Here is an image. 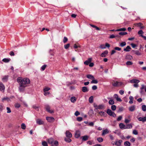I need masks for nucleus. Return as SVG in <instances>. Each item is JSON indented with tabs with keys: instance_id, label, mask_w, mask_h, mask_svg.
Segmentation results:
<instances>
[{
	"instance_id": "1",
	"label": "nucleus",
	"mask_w": 146,
	"mask_h": 146,
	"mask_svg": "<svg viewBox=\"0 0 146 146\" xmlns=\"http://www.w3.org/2000/svg\"><path fill=\"white\" fill-rule=\"evenodd\" d=\"M17 81L18 83H20L26 87H27V85L30 84V81L28 78H23L21 77L17 78Z\"/></svg>"
},
{
	"instance_id": "2",
	"label": "nucleus",
	"mask_w": 146,
	"mask_h": 146,
	"mask_svg": "<svg viewBox=\"0 0 146 146\" xmlns=\"http://www.w3.org/2000/svg\"><path fill=\"white\" fill-rule=\"evenodd\" d=\"M107 113L110 116L113 117H115L116 116L115 113L112 111L110 109H108L107 111Z\"/></svg>"
},
{
	"instance_id": "3",
	"label": "nucleus",
	"mask_w": 146,
	"mask_h": 146,
	"mask_svg": "<svg viewBox=\"0 0 146 146\" xmlns=\"http://www.w3.org/2000/svg\"><path fill=\"white\" fill-rule=\"evenodd\" d=\"M19 83V91L20 92H23L25 90V88L26 87L20 83Z\"/></svg>"
},
{
	"instance_id": "4",
	"label": "nucleus",
	"mask_w": 146,
	"mask_h": 146,
	"mask_svg": "<svg viewBox=\"0 0 146 146\" xmlns=\"http://www.w3.org/2000/svg\"><path fill=\"white\" fill-rule=\"evenodd\" d=\"M45 108L46 110L48 112L50 113H54V111L52 110H50V107L48 105H46L45 106Z\"/></svg>"
},
{
	"instance_id": "5",
	"label": "nucleus",
	"mask_w": 146,
	"mask_h": 146,
	"mask_svg": "<svg viewBox=\"0 0 146 146\" xmlns=\"http://www.w3.org/2000/svg\"><path fill=\"white\" fill-rule=\"evenodd\" d=\"M46 119L50 122H53L54 121V118L52 117H46Z\"/></svg>"
},
{
	"instance_id": "6",
	"label": "nucleus",
	"mask_w": 146,
	"mask_h": 146,
	"mask_svg": "<svg viewBox=\"0 0 146 146\" xmlns=\"http://www.w3.org/2000/svg\"><path fill=\"white\" fill-rule=\"evenodd\" d=\"M66 135L67 137L71 138L72 136L71 133L68 131H67L66 132Z\"/></svg>"
},
{
	"instance_id": "7",
	"label": "nucleus",
	"mask_w": 146,
	"mask_h": 146,
	"mask_svg": "<svg viewBox=\"0 0 146 146\" xmlns=\"http://www.w3.org/2000/svg\"><path fill=\"white\" fill-rule=\"evenodd\" d=\"M136 107L135 105L129 107V110L130 111H133L135 110Z\"/></svg>"
},
{
	"instance_id": "8",
	"label": "nucleus",
	"mask_w": 146,
	"mask_h": 146,
	"mask_svg": "<svg viewBox=\"0 0 146 146\" xmlns=\"http://www.w3.org/2000/svg\"><path fill=\"white\" fill-rule=\"evenodd\" d=\"M123 141L121 140H119L118 141H116L115 143V145L117 146H120Z\"/></svg>"
},
{
	"instance_id": "9",
	"label": "nucleus",
	"mask_w": 146,
	"mask_h": 146,
	"mask_svg": "<svg viewBox=\"0 0 146 146\" xmlns=\"http://www.w3.org/2000/svg\"><path fill=\"white\" fill-rule=\"evenodd\" d=\"M5 87L4 85L2 82H0V90L2 92L4 91Z\"/></svg>"
},
{
	"instance_id": "10",
	"label": "nucleus",
	"mask_w": 146,
	"mask_h": 146,
	"mask_svg": "<svg viewBox=\"0 0 146 146\" xmlns=\"http://www.w3.org/2000/svg\"><path fill=\"white\" fill-rule=\"evenodd\" d=\"M80 132L79 131H76L75 133V137L78 138L80 137Z\"/></svg>"
},
{
	"instance_id": "11",
	"label": "nucleus",
	"mask_w": 146,
	"mask_h": 146,
	"mask_svg": "<svg viewBox=\"0 0 146 146\" xmlns=\"http://www.w3.org/2000/svg\"><path fill=\"white\" fill-rule=\"evenodd\" d=\"M145 88V86L144 85H141V87L140 88V93L141 94H144V92L143 89Z\"/></svg>"
},
{
	"instance_id": "12",
	"label": "nucleus",
	"mask_w": 146,
	"mask_h": 146,
	"mask_svg": "<svg viewBox=\"0 0 146 146\" xmlns=\"http://www.w3.org/2000/svg\"><path fill=\"white\" fill-rule=\"evenodd\" d=\"M36 122L37 124L39 125H43L44 123L43 121L40 119H38L36 120Z\"/></svg>"
},
{
	"instance_id": "13",
	"label": "nucleus",
	"mask_w": 146,
	"mask_h": 146,
	"mask_svg": "<svg viewBox=\"0 0 146 146\" xmlns=\"http://www.w3.org/2000/svg\"><path fill=\"white\" fill-rule=\"evenodd\" d=\"M139 82V80L137 79H133L130 81V82L131 83H135L138 84Z\"/></svg>"
},
{
	"instance_id": "14",
	"label": "nucleus",
	"mask_w": 146,
	"mask_h": 146,
	"mask_svg": "<svg viewBox=\"0 0 146 146\" xmlns=\"http://www.w3.org/2000/svg\"><path fill=\"white\" fill-rule=\"evenodd\" d=\"M82 140L83 141H85L87 140L89 138V136L87 135H85L81 137Z\"/></svg>"
},
{
	"instance_id": "15",
	"label": "nucleus",
	"mask_w": 146,
	"mask_h": 146,
	"mask_svg": "<svg viewBox=\"0 0 146 146\" xmlns=\"http://www.w3.org/2000/svg\"><path fill=\"white\" fill-rule=\"evenodd\" d=\"M138 119L140 121L144 122L146 121V116L143 117H139L138 118Z\"/></svg>"
},
{
	"instance_id": "16",
	"label": "nucleus",
	"mask_w": 146,
	"mask_h": 146,
	"mask_svg": "<svg viewBox=\"0 0 146 146\" xmlns=\"http://www.w3.org/2000/svg\"><path fill=\"white\" fill-rule=\"evenodd\" d=\"M82 91L84 92H86L88 91L89 89L86 86H84L82 88Z\"/></svg>"
},
{
	"instance_id": "17",
	"label": "nucleus",
	"mask_w": 146,
	"mask_h": 146,
	"mask_svg": "<svg viewBox=\"0 0 146 146\" xmlns=\"http://www.w3.org/2000/svg\"><path fill=\"white\" fill-rule=\"evenodd\" d=\"M114 97L116 99L117 101L120 102L122 101V100L120 98H118V96L117 94H114Z\"/></svg>"
},
{
	"instance_id": "18",
	"label": "nucleus",
	"mask_w": 146,
	"mask_h": 146,
	"mask_svg": "<svg viewBox=\"0 0 146 146\" xmlns=\"http://www.w3.org/2000/svg\"><path fill=\"white\" fill-rule=\"evenodd\" d=\"M142 24L141 23H137L135 24V26L140 27L141 29H143L144 28V27L142 26Z\"/></svg>"
},
{
	"instance_id": "19",
	"label": "nucleus",
	"mask_w": 146,
	"mask_h": 146,
	"mask_svg": "<svg viewBox=\"0 0 146 146\" xmlns=\"http://www.w3.org/2000/svg\"><path fill=\"white\" fill-rule=\"evenodd\" d=\"M54 141V139L52 138H50L47 139V141L49 144H52V142Z\"/></svg>"
},
{
	"instance_id": "20",
	"label": "nucleus",
	"mask_w": 146,
	"mask_h": 146,
	"mask_svg": "<svg viewBox=\"0 0 146 146\" xmlns=\"http://www.w3.org/2000/svg\"><path fill=\"white\" fill-rule=\"evenodd\" d=\"M109 133V131L108 129H106L103 131L102 133V135H105Z\"/></svg>"
},
{
	"instance_id": "21",
	"label": "nucleus",
	"mask_w": 146,
	"mask_h": 146,
	"mask_svg": "<svg viewBox=\"0 0 146 146\" xmlns=\"http://www.w3.org/2000/svg\"><path fill=\"white\" fill-rule=\"evenodd\" d=\"M86 77L92 80L93 79H95L94 76L91 74L87 75Z\"/></svg>"
},
{
	"instance_id": "22",
	"label": "nucleus",
	"mask_w": 146,
	"mask_h": 146,
	"mask_svg": "<svg viewBox=\"0 0 146 146\" xmlns=\"http://www.w3.org/2000/svg\"><path fill=\"white\" fill-rule=\"evenodd\" d=\"M108 53V51L107 50H106L104 52L101 54V56L102 57L106 56V55Z\"/></svg>"
},
{
	"instance_id": "23",
	"label": "nucleus",
	"mask_w": 146,
	"mask_h": 146,
	"mask_svg": "<svg viewBox=\"0 0 146 146\" xmlns=\"http://www.w3.org/2000/svg\"><path fill=\"white\" fill-rule=\"evenodd\" d=\"M8 78V76H5L3 77L2 79V80L3 82H7V81Z\"/></svg>"
},
{
	"instance_id": "24",
	"label": "nucleus",
	"mask_w": 146,
	"mask_h": 146,
	"mask_svg": "<svg viewBox=\"0 0 146 146\" xmlns=\"http://www.w3.org/2000/svg\"><path fill=\"white\" fill-rule=\"evenodd\" d=\"M131 49V48L129 46H127L126 48H124L123 50L125 51L129 52L130 51Z\"/></svg>"
},
{
	"instance_id": "25",
	"label": "nucleus",
	"mask_w": 146,
	"mask_h": 146,
	"mask_svg": "<svg viewBox=\"0 0 146 146\" xmlns=\"http://www.w3.org/2000/svg\"><path fill=\"white\" fill-rule=\"evenodd\" d=\"M11 59L10 58H5L3 59L2 61L5 63H7L9 62Z\"/></svg>"
},
{
	"instance_id": "26",
	"label": "nucleus",
	"mask_w": 146,
	"mask_h": 146,
	"mask_svg": "<svg viewBox=\"0 0 146 146\" xmlns=\"http://www.w3.org/2000/svg\"><path fill=\"white\" fill-rule=\"evenodd\" d=\"M132 56L130 55H127L125 58V59L127 60H131L132 59Z\"/></svg>"
},
{
	"instance_id": "27",
	"label": "nucleus",
	"mask_w": 146,
	"mask_h": 146,
	"mask_svg": "<svg viewBox=\"0 0 146 146\" xmlns=\"http://www.w3.org/2000/svg\"><path fill=\"white\" fill-rule=\"evenodd\" d=\"M58 141H54L53 143L52 144V146H58Z\"/></svg>"
},
{
	"instance_id": "28",
	"label": "nucleus",
	"mask_w": 146,
	"mask_h": 146,
	"mask_svg": "<svg viewBox=\"0 0 146 146\" xmlns=\"http://www.w3.org/2000/svg\"><path fill=\"white\" fill-rule=\"evenodd\" d=\"M76 98L74 96L72 97L70 99L71 102L73 103L75 102L76 101Z\"/></svg>"
},
{
	"instance_id": "29",
	"label": "nucleus",
	"mask_w": 146,
	"mask_h": 146,
	"mask_svg": "<svg viewBox=\"0 0 146 146\" xmlns=\"http://www.w3.org/2000/svg\"><path fill=\"white\" fill-rule=\"evenodd\" d=\"M89 101L90 103H92L93 102V96H91L89 99Z\"/></svg>"
},
{
	"instance_id": "30",
	"label": "nucleus",
	"mask_w": 146,
	"mask_h": 146,
	"mask_svg": "<svg viewBox=\"0 0 146 146\" xmlns=\"http://www.w3.org/2000/svg\"><path fill=\"white\" fill-rule=\"evenodd\" d=\"M129 99L130 100V101L129 102V103L130 104H132L133 103V97L132 96H130L129 97Z\"/></svg>"
},
{
	"instance_id": "31",
	"label": "nucleus",
	"mask_w": 146,
	"mask_h": 146,
	"mask_svg": "<svg viewBox=\"0 0 146 146\" xmlns=\"http://www.w3.org/2000/svg\"><path fill=\"white\" fill-rule=\"evenodd\" d=\"M124 145L125 146H130L131 145V143L128 141H126L124 143Z\"/></svg>"
},
{
	"instance_id": "32",
	"label": "nucleus",
	"mask_w": 146,
	"mask_h": 146,
	"mask_svg": "<svg viewBox=\"0 0 146 146\" xmlns=\"http://www.w3.org/2000/svg\"><path fill=\"white\" fill-rule=\"evenodd\" d=\"M119 127L121 129H124L125 127V125L122 123H120L119 125Z\"/></svg>"
},
{
	"instance_id": "33",
	"label": "nucleus",
	"mask_w": 146,
	"mask_h": 146,
	"mask_svg": "<svg viewBox=\"0 0 146 146\" xmlns=\"http://www.w3.org/2000/svg\"><path fill=\"white\" fill-rule=\"evenodd\" d=\"M98 82V81L96 80H95L94 79H93L92 81L91 82V84H97Z\"/></svg>"
},
{
	"instance_id": "34",
	"label": "nucleus",
	"mask_w": 146,
	"mask_h": 146,
	"mask_svg": "<svg viewBox=\"0 0 146 146\" xmlns=\"http://www.w3.org/2000/svg\"><path fill=\"white\" fill-rule=\"evenodd\" d=\"M70 138H65L64 139L65 141L67 142L70 143L71 141V139H70Z\"/></svg>"
},
{
	"instance_id": "35",
	"label": "nucleus",
	"mask_w": 146,
	"mask_h": 146,
	"mask_svg": "<svg viewBox=\"0 0 146 146\" xmlns=\"http://www.w3.org/2000/svg\"><path fill=\"white\" fill-rule=\"evenodd\" d=\"M132 126L131 124H128L126 126H125L124 129L131 128H132Z\"/></svg>"
},
{
	"instance_id": "36",
	"label": "nucleus",
	"mask_w": 146,
	"mask_h": 146,
	"mask_svg": "<svg viewBox=\"0 0 146 146\" xmlns=\"http://www.w3.org/2000/svg\"><path fill=\"white\" fill-rule=\"evenodd\" d=\"M126 29L124 28H120L119 29H117L115 30L116 31H126Z\"/></svg>"
},
{
	"instance_id": "37",
	"label": "nucleus",
	"mask_w": 146,
	"mask_h": 146,
	"mask_svg": "<svg viewBox=\"0 0 146 146\" xmlns=\"http://www.w3.org/2000/svg\"><path fill=\"white\" fill-rule=\"evenodd\" d=\"M126 45V43L125 42H123L121 43L119 45V46L121 47H123Z\"/></svg>"
},
{
	"instance_id": "38",
	"label": "nucleus",
	"mask_w": 146,
	"mask_h": 146,
	"mask_svg": "<svg viewBox=\"0 0 146 146\" xmlns=\"http://www.w3.org/2000/svg\"><path fill=\"white\" fill-rule=\"evenodd\" d=\"M89 114L92 115L94 113V111L92 110H90L88 112Z\"/></svg>"
},
{
	"instance_id": "39",
	"label": "nucleus",
	"mask_w": 146,
	"mask_h": 146,
	"mask_svg": "<svg viewBox=\"0 0 146 146\" xmlns=\"http://www.w3.org/2000/svg\"><path fill=\"white\" fill-rule=\"evenodd\" d=\"M108 103L110 105H113L114 104V102L113 100H110Z\"/></svg>"
},
{
	"instance_id": "40",
	"label": "nucleus",
	"mask_w": 146,
	"mask_h": 146,
	"mask_svg": "<svg viewBox=\"0 0 146 146\" xmlns=\"http://www.w3.org/2000/svg\"><path fill=\"white\" fill-rule=\"evenodd\" d=\"M104 108V106L103 105L101 104L98 106V109H102Z\"/></svg>"
},
{
	"instance_id": "41",
	"label": "nucleus",
	"mask_w": 146,
	"mask_h": 146,
	"mask_svg": "<svg viewBox=\"0 0 146 146\" xmlns=\"http://www.w3.org/2000/svg\"><path fill=\"white\" fill-rule=\"evenodd\" d=\"M142 109L143 111H146V106L145 105H143L142 106Z\"/></svg>"
},
{
	"instance_id": "42",
	"label": "nucleus",
	"mask_w": 146,
	"mask_h": 146,
	"mask_svg": "<svg viewBox=\"0 0 146 146\" xmlns=\"http://www.w3.org/2000/svg\"><path fill=\"white\" fill-rule=\"evenodd\" d=\"M42 145L43 146H48L47 143L45 141L42 142Z\"/></svg>"
},
{
	"instance_id": "43",
	"label": "nucleus",
	"mask_w": 146,
	"mask_h": 146,
	"mask_svg": "<svg viewBox=\"0 0 146 146\" xmlns=\"http://www.w3.org/2000/svg\"><path fill=\"white\" fill-rule=\"evenodd\" d=\"M97 140L99 142H102L103 141V139L101 137L98 138Z\"/></svg>"
},
{
	"instance_id": "44",
	"label": "nucleus",
	"mask_w": 146,
	"mask_h": 146,
	"mask_svg": "<svg viewBox=\"0 0 146 146\" xmlns=\"http://www.w3.org/2000/svg\"><path fill=\"white\" fill-rule=\"evenodd\" d=\"M21 127L23 129H25L26 127L25 124L24 123H22L21 125Z\"/></svg>"
},
{
	"instance_id": "45",
	"label": "nucleus",
	"mask_w": 146,
	"mask_h": 146,
	"mask_svg": "<svg viewBox=\"0 0 146 146\" xmlns=\"http://www.w3.org/2000/svg\"><path fill=\"white\" fill-rule=\"evenodd\" d=\"M133 64V62L130 61H128L126 63V64L127 65H132Z\"/></svg>"
},
{
	"instance_id": "46",
	"label": "nucleus",
	"mask_w": 146,
	"mask_h": 146,
	"mask_svg": "<svg viewBox=\"0 0 146 146\" xmlns=\"http://www.w3.org/2000/svg\"><path fill=\"white\" fill-rule=\"evenodd\" d=\"M2 100L3 101L5 100H7L8 102L10 101V99L9 98L7 97L3 98V99Z\"/></svg>"
},
{
	"instance_id": "47",
	"label": "nucleus",
	"mask_w": 146,
	"mask_h": 146,
	"mask_svg": "<svg viewBox=\"0 0 146 146\" xmlns=\"http://www.w3.org/2000/svg\"><path fill=\"white\" fill-rule=\"evenodd\" d=\"M119 34L121 35H127V33L126 32H120L119 33Z\"/></svg>"
},
{
	"instance_id": "48",
	"label": "nucleus",
	"mask_w": 146,
	"mask_h": 146,
	"mask_svg": "<svg viewBox=\"0 0 146 146\" xmlns=\"http://www.w3.org/2000/svg\"><path fill=\"white\" fill-rule=\"evenodd\" d=\"M118 36L117 35H110V36L109 37V38H115L116 37H118Z\"/></svg>"
},
{
	"instance_id": "49",
	"label": "nucleus",
	"mask_w": 146,
	"mask_h": 146,
	"mask_svg": "<svg viewBox=\"0 0 146 146\" xmlns=\"http://www.w3.org/2000/svg\"><path fill=\"white\" fill-rule=\"evenodd\" d=\"M68 38L64 36L63 40V42L64 43H66L68 41Z\"/></svg>"
},
{
	"instance_id": "50",
	"label": "nucleus",
	"mask_w": 146,
	"mask_h": 146,
	"mask_svg": "<svg viewBox=\"0 0 146 146\" xmlns=\"http://www.w3.org/2000/svg\"><path fill=\"white\" fill-rule=\"evenodd\" d=\"M111 109L113 111L115 110L116 109V106L115 105H112L111 107Z\"/></svg>"
},
{
	"instance_id": "51",
	"label": "nucleus",
	"mask_w": 146,
	"mask_h": 146,
	"mask_svg": "<svg viewBox=\"0 0 146 146\" xmlns=\"http://www.w3.org/2000/svg\"><path fill=\"white\" fill-rule=\"evenodd\" d=\"M70 44L69 43L67 44L64 45V47L65 49H67L69 47Z\"/></svg>"
},
{
	"instance_id": "52",
	"label": "nucleus",
	"mask_w": 146,
	"mask_h": 146,
	"mask_svg": "<svg viewBox=\"0 0 146 146\" xmlns=\"http://www.w3.org/2000/svg\"><path fill=\"white\" fill-rule=\"evenodd\" d=\"M15 108H19L20 107V105L19 103H16L15 105Z\"/></svg>"
},
{
	"instance_id": "53",
	"label": "nucleus",
	"mask_w": 146,
	"mask_h": 146,
	"mask_svg": "<svg viewBox=\"0 0 146 146\" xmlns=\"http://www.w3.org/2000/svg\"><path fill=\"white\" fill-rule=\"evenodd\" d=\"M50 90V88L48 87H46L44 88L43 91L44 92H47Z\"/></svg>"
},
{
	"instance_id": "54",
	"label": "nucleus",
	"mask_w": 146,
	"mask_h": 146,
	"mask_svg": "<svg viewBox=\"0 0 146 146\" xmlns=\"http://www.w3.org/2000/svg\"><path fill=\"white\" fill-rule=\"evenodd\" d=\"M135 54L137 55H139L141 54V53L137 50H135Z\"/></svg>"
},
{
	"instance_id": "55",
	"label": "nucleus",
	"mask_w": 146,
	"mask_h": 146,
	"mask_svg": "<svg viewBox=\"0 0 146 146\" xmlns=\"http://www.w3.org/2000/svg\"><path fill=\"white\" fill-rule=\"evenodd\" d=\"M46 67V65H44L41 67V69L42 71H44Z\"/></svg>"
},
{
	"instance_id": "56",
	"label": "nucleus",
	"mask_w": 146,
	"mask_h": 146,
	"mask_svg": "<svg viewBox=\"0 0 146 146\" xmlns=\"http://www.w3.org/2000/svg\"><path fill=\"white\" fill-rule=\"evenodd\" d=\"M143 32L142 30H140L138 32V34L139 35H143L142 34H143Z\"/></svg>"
},
{
	"instance_id": "57",
	"label": "nucleus",
	"mask_w": 146,
	"mask_h": 146,
	"mask_svg": "<svg viewBox=\"0 0 146 146\" xmlns=\"http://www.w3.org/2000/svg\"><path fill=\"white\" fill-rule=\"evenodd\" d=\"M99 114L101 116H104L105 115V113L104 111H100L99 112Z\"/></svg>"
},
{
	"instance_id": "58",
	"label": "nucleus",
	"mask_w": 146,
	"mask_h": 146,
	"mask_svg": "<svg viewBox=\"0 0 146 146\" xmlns=\"http://www.w3.org/2000/svg\"><path fill=\"white\" fill-rule=\"evenodd\" d=\"M117 84H118V83H117V81L115 82L114 83H112V85L114 86H118Z\"/></svg>"
},
{
	"instance_id": "59",
	"label": "nucleus",
	"mask_w": 146,
	"mask_h": 146,
	"mask_svg": "<svg viewBox=\"0 0 146 146\" xmlns=\"http://www.w3.org/2000/svg\"><path fill=\"white\" fill-rule=\"evenodd\" d=\"M7 113H10L11 112V111L10 108L9 107H7Z\"/></svg>"
},
{
	"instance_id": "60",
	"label": "nucleus",
	"mask_w": 146,
	"mask_h": 146,
	"mask_svg": "<svg viewBox=\"0 0 146 146\" xmlns=\"http://www.w3.org/2000/svg\"><path fill=\"white\" fill-rule=\"evenodd\" d=\"M94 107L95 108V109H94V111H97L98 110V106L96 104H94Z\"/></svg>"
},
{
	"instance_id": "61",
	"label": "nucleus",
	"mask_w": 146,
	"mask_h": 146,
	"mask_svg": "<svg viewBox=\"0 0 146 146\" xmlns=\"http://www.w3.org/2000/svg\"><path fill=\"white\" fill-rule=\"evenodd\" d=\"M92 89L93 90H95L97 89V87L96 85H94L92 86Z\"/></svg>"
},
{
	"instance_id": "62",
	"label": "nucleus",
	"mask_w": 146,
	"mask_h": 146,
	"mask_svg": "<svg viewBox=\"0 0 146 146\" xmlns=\"http://www.w3.org/2000/svg\"><path fill=\"white\" fill-rule=\"evenodd\" d=\"M133 133L135 135H137L138 134V133L136 130H135L133 131Z\"/></svg>"
},
{
	"instance_id": "63",
	"label": "nucleus",
	"mask_w": 146,
	"mask_h": 146,
	"mask_svg": "<svg viewBox=\"0 0 146 146\" xmlns=\"http://www.w3.org/2000/svg\"><path fill=\"white\" fill-rule=\"evenodd\" d=\"M77 120L78 121H80L82 120V118L81 117H78L77 118Z\"/></svg>"
},
{
	"instance_id": "64",
	"label": "nucleus",
	"mask_w": 146,
	"mask_h": 146,
	"mask_svg": "<svg viewBox=\"0 0 146 146\" xmlns=\"http://www.w3.org/2000/svg\"><path fill=\"white\" fill-rule=\"evenodd\" d=\"M80 114V113L78 111H76L74 113V115L76 116H78Z\"/></svg>"
}]
</instances>
